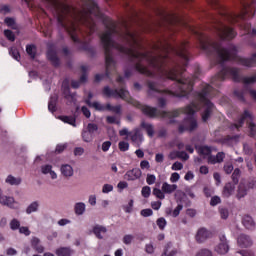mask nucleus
Segmentation results:
<instances>
[{
	"label": "nucleus",
	"instance_id": "f257e3e1",
	"mask_svg": "<svg viewBox=\"0 0 256 256\" xmlns=\"http://www.w3.org/2000/svg\"><path fill=\"white\" fill-rule=\"evenodd\" d=\"M117 34V28L115 23H112L110 27L102 34L101 41L105 49V59H106V74L113 67H115V61L113 60V49H117L121 53H126L130 55L132 59H136L138 64L136 65L137 71L146 75L147 77H157L158 79H171L176 81V90H161L159 85L155 82L148 83V93L150 97H157V95H172L173 97H188L189 93L193 90V80L185 79L183 77V66H178L177 68L169 69L165 66L167 63V55L155 54L153 52H143L139 49V43L135 34L129 32L128 30L123 35L122 39L129 45L127 48L121 44L115 43L113 41V35Z\"/></svg>",
	"mask_w": 256,
	"mask_h": 256
},
{
	"label": "nucleus",
	"instance_id": "f03ea898",
	"mask_svg": "<svg viewBox=\"0 0 256 256\" xmlns=\"http://www.w3.org/2000/svg\"><path fill=\"white\" fill-rule=\"evenodd\" d=\"M104 95L106 97H116L120 99H124L127 103L134 105V107H138L148 117H163L164 119H170V123H173V119L175 117H179L181 113H185L188 115L186 119H184L183 123L179 126L180 133H184V131H195L197 129V118H195V113L199 111V109H203L202 112V121L207 122V84L204 85L201 92L195 94V100L188 105L185 109L174 110L172 112H159L157 108L142 105L138 101L129 97V91L121 88L120 90H111L109 86L104 87L103 89Z\"/></svg>",
	"mask_w": 256,
	"mask_h": 256
},
{
	"label": "nucleus",
	"instance_id": "7ed1b4c3",
	"mask_svg": "<svg viewBox=\"0 0 256 256\" xmlns=\"http://www.w3.org/2000/svg\"><path fill=\"white\" fill-rule=\"evenodd\" d=\"M249 13H253V7H251V4L245 0L241 2V11L239 14L224 11L221 14L222 18L217 20L215 25V32L219 39L222 41L235 39L237 32H235L233 28L229 27L227 23H237L239 20L242 21L240 28L244 30V33H247V35H252V37H256V29L254 28L251 30V24L245 21Z\"/></svg>",
	"mask_w": 256,
	"mask_h": 256
},
{
	"label": "nucleus",
	"instance_id": "20e7f679",
	"mask_svg": "<svg viewBox=\"0 0 256 256\" xmlns=\"http://www.w3.org/2000/svg\"><path fill=\"white\" fill-rule=\"evenodd\" d=\"M199 47L206 53H215L220 63H223V61H236L238 65L243 67H255L256 65V53L251 58L237 56V47L230 45L228 48H223L221 44L212 42L207 36H199Z\"/></svg>",
	"mask_w": 256,
	"mask_h": 256
},
{
	"label": "nucleus",
	"instance_id": "39448f33",
	"mask_svg": "<svg viewBox=\"0 0 256 256\" xmlns=\"http://www.w3.org/2000/svg\"><path fill=\"white\" fill-rule=\"evenodd\" d=\"M199 155H202L204 159H208V163L215 165L216 163H223L225 159V153L219 152L216 156L211 155V147L208 146H199L196 148Z\"/></svg>",
	"mask_w": 256,
	"mask_h": 256
},
{
	"label": "nucleus",
	"instance_id": "423d86ee",
	"mask_svg": "<svg viewBox=\"0 0 256 256\" xmlns=\"http://www.w3.org/2000/svg\"><path fill=\"white\" fill-rule=\"evenodd\" d=\"M245 119H249L248 120V125H249V129H250V135L252 137H255V135H256V125L251 122V121H253V115L251 114V112H249L247 110L244 111V114L241 116L238 123L234 124L233 127H235V129H239V127H242L243 123H245Z\"/></svg>",
	"mask_w": 256,
	"mask_h": 256
},
{
	"label": "nucleus",
	"instance_id": "0eeeda50",
	"mask_svg": "<svg viewBox=\"0 0 256 256\" xmlns=\"http://www.w3.org/2000/svg\"><path fill=\"white\" fill-rule=\"evenodd\" d=\"M170 51H173L182 60V65L189 63V54L187 53V43H181L177 48L170 46Z\"/></svg>",
	"mask_w": 256,
	"mask_h": 256
},
{
	"label": "nucleus",
	"instance_id": "6e6552de",
	"mask_svg": "<svg viewBox=\"0 0 256 256\" xmlns=\"http://www.w3.org/2000/svg\"><path fill=\"white\" fill-rule=\"evenodd\" d=\"M214 251L218 255H227L229 253V241H227L225 235L219 236V243L215 246Z\"/></svg>",
	"mask_w": 256,
	"mask_h": 256
},
{
	"label": "nucleus",
	"instance_id": "1a4fd4ad",
	"mask_svg": "<svg viewBox=\"0 0 256 256\" xmlns=\"http://www.w3.org/2000/svg\"><path fill=\"white\" fill-rule=\"evenodd\" d=\"M226 77H232L234 81H240L239 69L237 68H223L219 74L218 78L226 79Z\"/></svg>",
	"mask_w": 256,
	"mask_h": 256
},
{
	"label": "nucleus",
	"instance_id": "9d476101",
	"mask_svg": "<svg viewBox=\"0 0 256 256\" xmlns=\"http://www.w3.org/2000/svg\"><path fill=\"white\" fill-rule=\"evenodd\" d=\"M0 205H5L6 207H9L10 209H20L21 204L15 200L12 196H6L4 195L1 198Z\"/></svg>",
	"mask_w": 256,
	"mask_h": 256
},
{
	"label": "nucleus",
	"instance_id": "9b49d317",
	"mask_svg": "<svg viewBox=\"0 0 256 256\" xmlns=\"http://www.w3.org/2000/svg\"><path fill=\"white\" fill-rule=\"evenodd\" d=\"M211 237V231L207 230L206 228H200L198 229L195 239L197 243H205L207 239H210Z\"/></svg>",
	"mask_w": 256,
	"mask_h": 256
},
{
	"label": "nucleus",
	"instance_id": "f8f14e48",
	"mask_svg": "<svg viewBox=\"0 0 256 256\" xmlns=\"http://www.w3.org/2000/svg\"><path fill=\"white\" fill-rule=\"evenodd\" d=\"M141 175H143V172H141V169L139 168H133L132 170H129L124 175V178L127 181H137V179H141Z\"/></svg>",
	"mask_w": 256,
	"mask_h": 256
},
{
	"label": "nucleus",
	"instance_id": "ddd939ff",
	"mask_svg": "<svg viewBox=\"0 0 256 256\" xmlns=\"http://www.w3.org/2000/svg\"><path fill=\"white\" fill-rule=\"evenodd\" d=\"M93 99V93L88 94V99L85 100V103L89 105V107H93L96 111H107V105H103L99 102H91Z\"/></svg>",
	"mask_w": 256,
	"mask_h": 256
},
{
	"label": "nucleus",
	"instance_id": "4468645a",
	"mask_svg": "<svg viewBox=\"0 0 256 256\" xmlns=\"http://www.w3.org/2000/svg\"><path fill=\"white\" fill-rule=\"evenodd\" d=\"M58 23H60V25L66 29V31H68L73 39V41H75V43H77V41H79V38H77V36H75V32L77 31V26H75V24H72V26L69 28L67 25H65V23H63V18H61V16L58 17Z\"/></svg>",
	"mask_w": 256,
	"mask_h": 256
},
{
	"label": "nucleus",
	"instance_id": "2eb2a0df",
	"mask_svg": "<svg viewBox=\"0 0 256 256\" xmlns=\"http://www.w3.org/2000/svg\"><path fill=\"white\" fill-rule=\"evenodd\" d=\"M130 139L132 143L139 145L143 142V135L141 134V130L139 128H135L130 132Z\"/></svg>",
	"mask_w": 256,
	"mask_h": 256
},
{
	"label": "nucleus",
	"instance_id": "dca6fc26",
	"mask_svg": "<svg viewBox=\"0 0 256 256\" xmlns=\"http://www.w3.org/2000/svg\"><path fill=\"white\" fill-rule=\"evenodd\" d=\"M237 243H238L239 247H242V248L251 247V245H253V241L251 240V237H249L245 234H241L238 237Z\"/></svg>",
	"mask_w": 256,
	"mask_h": 256
},
{
	"label": "nucleus",
	"instance_id": "f3484780",
	"mask_svg": "<svg viewBox=\"0 0 256 256\" xmlns=\"http://www.w3.org/2000/svg\"><path fill=\"white\" fill-rule=\"evenodd\" d=\"M60 173H61V175H63V177H66V179H69V178L73 177L75 171L73 170V166H71L69 164H63L60 167Z\"/></svg>",
	"mask_w": 256,
	"mask_h": 256
},
{
	"label": "nucleus",
	"instance_id": "a211bd4d",
	"mask_svg": "<svg viewBox=\"0 0 256 256\" xmlns=\"http://www.w3.org/2000/svg\"><path fill=\"white\" fill-rule=\"evenodd\" d=\"M41 173L43 175H49L53 180L57 179V174L53 170V166L50 164H45L41 166Z\"/></svg>",
	"mask_w": 256,
	"mask_h": 256
},
{
	"label": "nucleus",
	"instance_id": "6ab92c4d",
	"mask_svg": "<svg viewBox=\"0 0 256 256\" xmlns=\"http://www.w3.org/2000/svg\"><path fill=\"white\" fill-rule=\"evenodd\" d=\"M62 89L64 96L66 97V99H68V101H72V103H75V101H77V99L75 98V94H71V91L69 90V86H67L66 81L63 82Z\"/></svg>",
	"mask_w": 256,
	"mask_h": 256
},
{
	"label": "nucleus",
	"instance_id": "aec40b11",
	"mask_svg": "<svg viewBox=\"0 0 256 256\" xmlns=\"http://www.w3.org/2000/svg\"><path fill=\"white\" fill-rule=\"evenodd\" d=\"M39 207H41V203L39 201L31 202L26 208V214L31 215V213H37L39 211Z\"/></svg>",
	"mask_w": 256,
	"mask_h": 256
},
{
	"label": "nucleus",
	"instance_id": "412c9836",
	"mask_svg": "<svg viewBox=\"0 0 256 256\" xmlns=\"http://www.w3.org/2000/svg\"><path fill=\"white\" fill-rule=\"evenodd\" d=\"M162 191L166 195H171V193H175V191H177V185L176 184H169L167 182H164L162 184Z\"/></svg>",
	"mask_w": 256,
	"mask_h": 256
},
{
	"label": "nucleus",
	"instance_id": "4be33fe9",
	"mask_svg": "<svg viewBox=\"0 0 256 256\" xmlns=\"http://www.w3.org/2000/svg\"><path fill=\"white\" fill-rule=\"evenodd\" d=\"M31 245L37 253H43L45 251V247L41 245V240H39L37 237L32 238Z\"/></svg>",
	"mask_w": 256,
	"mask_h": 256
},
{
	"label": "nucleus",
	"instance_id": "5701e85b",
	"mask_svg": "<svg viewBox=\"0 0 256 256\" xmlns=\"http://www.w3.org/2000/svg\"><path fill=\"white\" fill-rule=\"evenodd\" d=\"M93 233L98 239H103L105 233H107V228H105L104 226L96 225L93 228Z\"/></svg>",
	"mask_w": 256,
	"mask_h": 256
},
{
	"label": "nucleus",
	"instance_id": "b1692460",
	"mask_svg": "<svg viewBox=\"0 0 256 256\" xmlns=\"http://www.w3.org/2000/svg\"><path fill=\"white\" fill-rule=\"evenodd\" d=\"M142 129H145L147 135L149 137H153L155 135V127L151 123L142 122L141 123Z\"/></svg>",
	"mask_w": 256,
	"mask_h": 256
},
{
	"label": "nucleus",
	"instance_id": "393cba45",
	"mask_svg": "<svg viewBox=\"0 0 256 256\" xmlns=\"http://www.w3.org/2000/svg\"><path fill=\"white\" fill-rule=\"evenodd\" d=\"M235 193V184L227 183L223 189V197H231Z\"/></svg>",
	"mask_w": 256,
	"mask_h": 256
},
{
	"label": "nucleus",
	"instance_id": "a878e982",
	"mask_svg": "<svg viewBox=\"0 0 256 256\" xmlns=\"http://www.w3.org/2000/svg\"><path fill=\"white\" fill-rule=\"evenodd\" d=\"M242 223L246 229H255V221L251 216H244Z\"/></svg>",
	"mask_w": 256,
	"mask_h": 256
},
{
	"label": "nucleus",
	"instance_id": "bb28decb",
	"mask_svg": "<svg viewBox=\"0 0 256 256\" xmlns=\"http://www.w3.org/2000/svg\"><path fill=\"white\" fill-rule=\"evenodd\" d=\"M5 183L8 185H21V177H15L13 175H8L5 179Z\"/></svg>",
	"mask_w": 256,
	"mask_h": 256
},
{
	"label": "nucleus",
	"instance_id": "cd10ccee",
	"mask_svg": "<svg viewBox=\"0 0 256 256\" xmlns=\"http://www.w3.org/2000/svg\"><path fill=\"white\" fill-rule=\"evenodd\" d=\"M73 254V250L69 247H61L56 250L57 256H71Z\"/></svg>",
	"mask_w": 256,
	"mask_h": 256
},
{
	"label": "nucleus",
	"instance_id": "c85d7f7f",
	"mask_svg": "<svg viewBox=\"0 0 256 256\" xmlns=\"http://www.w3.org/2000/svg\"><path fill=\"white\" fill-rule=\"evenodd\" d=\"M86 205L83 202H78L74 205V213L76 215H83L85 213L86 210Z\"/></svg>",
	"mask_w": 256,
	"mask_h": 256
},
{
	"label": "nucleus",
	"instance_id": "c756f323",
	"mask_svg": "<svg viewBox=\"0 0 256 256\" xmlns=\"http://www.w3.org/2000/svg\"><path fill=\"white\" fill-rule=\"evenodd\" d=\"M177 255V250L173 248V244L168 243L164 249L162 256H175Z\"/></svg>",
	"mask_w": 256,
	"mask_h": 256
},
{
	"label": "nucleus",
	"instance_id": "7c9ffc66",
	"mask_svg": "<svg viewBox=\"0 0 256 256\" xmlns=\"http://www.w3.org/2000/svg\"><path fill=\"white\" fill-rule=\"evenodd\" d=\"M47 57H48L49 61H51V63L53 65H55L56 67H57V65H59V58H57V53L55 51L48 50Z\"/></svg>",
	"mask_w": 256,
	"mask_h": 256
},
{
	"label": "nucleus",
	"instance_id": "2f4dec72",
	"mask_svg": "<svg viewBox=\"0 0 256 256\" xmlns=\"http://www.w3.org/2000/svg\"><path fill=\"white\" fill-rule=\"evenodd\" d=\"M60 121L63 123H68V125H72V127H77L76 118L74 116H60Z\"/></svg>",
	"mask_w": 256,
	"mask_h": 256
},
{
	"label": "nucleus",
	"instance_id": "473e14b6",
	"mask_svg": "<svg viewBox=\"0 0 256 256\" xmlns=\"http://www.w3.org/2000/svg\"><path fill=\"white\" fill-rule=\"evenodd\" d=\"M57 97L55 96H52L50 98V101L48 103V110L51 112V113H55V111H57Z\"/></svg>",
	"mask_w": 256,
	"mask_h": 256
},
{
	"label": "nucleus",
	"instance_id": "72a5a7b5",
	"mask_svg": "<svg viewBox=\"0 0 256 256\" xmlns=\"http://www.w3.org/2000/svg\"><path fill=\"white\" fill-rule=\"evenodd\" d=\"M26 53L31 57V59H35V55H37V47H35V45H27Z\"/></svg>",
	"mask_w": 256,
	"mask_h": 256
},
{
	"label": "nucleus",
	"instance_id": "f704fd0d",
	"mask_svg": "<svg viewBox=\"0 0 256 256\" xmlns=\"http://www.w3.org/2000/svg\"><path fill=\"white\" fill-rule=\"evenodd\" d=\"M106 111H112V113H116V115H121V105L113 106L111 104H107Z\"/></svg>",
	"mask_w": 256,
	"mask_h": 256
},
{
	"label": "nucleus",
	"instance_id": "c9c22d12",
	"mask_svg": "<svg viewBox=\"0 0 256 256\" xmlns=\"http://www.w3.org/2000/svg\"><path fill=\"white\" fill-rule=\"evenodd\" d=\"M82 139L86 143H91V141H93V134L91 132L87 131V129H84L82 131Z\"/></svg>",
	"mask_w": 256,
	"mask_h": 256
},
{
	"label": "nucleus",
	"instance_id": "e433bc0d",
	"mask_svg": "<svg viewBox=\"0 0 256 256\" xmlns=\"http://www.w3.org/2000/svg\"><path fill=\"white\" fill-rule=\"evenodd\" d=\"M153 195H155V197H157V199H165V192H163V188L159 189V188H154L153 189Z\"/></svg>",
	"mask_w": 256,
	"mask_h": 256
},
{
	"label": "nucleus",
	"instance_id": "4c0bfd02",
	"mask_svg": "<svg viewBox=\"0 0 256 256\" xmlns=\"http://www.w3.org/2000/svg\"><path fill=\"white\" fill-rule=\"evenodd\" d=\"M20 228H21V222L19 220L14 218L10 221V229L12 231H17V229H20Z\"/></svg>",
	"mask_w": 256,
	"mask_h": 256
},
{
	"label": "nucleus",
	"instance_id": "58836bf2",
	"mask_svg": "<svg viewBox=\"0 0 256 256\" xmlns=\"http://www.w3.org/2000/svg\"><path fill=\"white\" fill-rule=\"evenodd\" d=\"M9 53L13 57V59H15L16 61H19L21 59V55L19 54V51L17 50V48L12 47L9 50Z\"/></svg>",
	"mask_w": 256,
	"mask_h": 256
},
{
	"label": "nucleus",
	"instance_id": "ea45409f",
	"mask_svg": "<svg viewBox=\"0 0 256 256\" xmlns=\"http://www.w3.org/2000/svg\"><path fill=\"white\" fill-rule=\"evenodd\" d=\"M141 195L142 197H144L145 199H149V197L151 196V187L149 186H144L141 190Z\"/></svg>",
	"mask_w": 256,
	"mask_h": 256
},
{
	"label": "nucleus",
	"instance_id": "a19ab883",
	"mask_svg": "<svg viewBox=\"0 0 256 256\" xmlns=\"http://www.w3.org/2000/svg\"><path fill=\"white\" fill-rule=\"evenodd\" d=\"M156 225L159 227V229L161 231H163V229H165V227H167V220H165V218H163V217L158 218L156 221Z\"/></svg>",
	"mask_w": 256,
	"mask_h": 256
},
{
	"label": "nucleus",
	"instance_id": "79ce46f5",
	"mask_svg": "<svg viewBox=\"0 0 256 256\" xmlns=\"http://www.w3.org/2000/svg\"><path fill=\"white\" fill-rule=\"evenodd\" d=\"M157 181V177L153 174H147L146 177V183L148 185H155V182Z\"/></svg>",
	"mask_w": 256,
	"mask_h": 256
},
{
	"label": "nucleus",
	"instance_id": "37998d69",
	"mask_svg": "<svg viewBox=\"0 0 256 256\" xmlns=\"http://www.w3.org/2000/svg\"><path fill=\"white\" fill-rule=\"evenodd\" d=\"M118 147L122 152L129 151V144L127 141H120Z\"/></svg>",
	"mask_w": 256,
	"mask_h": 256
},
{
	"label": "nucleus",
	"instance_id": "c03bdc74",
	"mask_svg": "<svg viewBox=\"0 0 256 256\" xmlns=\"http://www.w3.org/2000/svg\"><path fill=\"white\" fill-rule=\"evenodd\" d=\"M4 23H6L7 27H11V29H17V25L15 24V20L13 18H6Z\"/></svg>",
	"mask_w": 256,
	"mask_h": 256
},
{
	"label": "nucleus",
	"instance_id": "a18cd8bd",
	"mask_svg": "<svg viewBox=\"0 0 256 256\" xmlns=\"http://www.w3.org/2000/svg\"><path fill=\"white\" fill-rule=\"evenodd\" d=\"M245 195H247V190L245 188H243V185H239V188H238V194H237V197L238 199H241L243 197H245Z\"/></svg>",
	"mask_w": 256,
	"mask_h": 256
},
{
	"label": "nucleus",
	"instance_id": "49530a36",
	"mask_svg": "<svg viewBox=\"0 0 256 256\" xmlns=\"http://www.w3.org/2000/svg\"><path fill=\"white\" fill-rule=\"evenodd\" d=\"M4 35L7 38L8 41H15V34L11 30H5Z\"/></svg>",
	"mask_w": 256,
	"mask_h": 256
},
{
	"label": "nucleus",
	"instance_id": "de8ad7c7",
	"mask_svg": "<svg viewBox=\"0 0 256 256\" xmlns=\"http://www.w3.org/2000/svg\"><path fill=\"white\" fill-rule=\"evenodd\" d=\"M145 251L149 255H153L155 253V246H153V243H149L145 245Z\"/></svg>",
	"mask_w": 256,
	"mask_h": 256
},
{
	"label": "nucleus",
	"instance_id": "09e8293b",
	"mask_svg": "<svg viewBox=\"0 0 256 256\" xmlns=\"http://www.w3.org/2000/svg\"><path fill=\"white\" fill-rule=\"evenodd\" d=\"M133 239H134L133 235L127 234L123 237V243L125 245H131V243H133Z\"/></svg>",
	"mask_w": 256,
	"mask_h": 256
},
{
	"label": "nucleus",
	"instance_id": "8fccbe9b",
	"mask_svg": "<svg viewBox=\"0 0 256 256\" xmlns=\"http://www.w3.org/2000/svg\"><path fill=\"white\" fill-rule=\"evenodd\" d=\"M119 135L120 137L126 136V139H129V137H131V131H129V129L127 128H123L122 130L119 131Z\"/></svg>",
	"mask_w": 256,
	"mask_h": 256
},
{
	"label": "nucleus",
	"instance_id": "3c124183",
	"mask_svg": "<svg viewBox=\"0 0 256 256\" xmlns=\"http://www.w3.org/2000/svg\"><path fill=\"white\" fill-rule=\"evenodd\" d=\"M239 175H241V170L236 168L232 174V180L234 183H239Z\"/></svg>",
	"mask_w": 256,
	"mask_h": 256
},
{
	"label": "nucleus",
	"instance_id": "603ef678",
	"mask_svg": "<svg viewBox=\"0 0 256 256\" xmlns=\"http://www.w3.org/2000/svg\"><path fill=\"white\" fill-rule=\"evenodd\" d=\"M183 211V205L179 204L171 213L172 217H179V213Z\"/></svg>",
	"mask_w": 256,
	"mask_h": 256
},
{
	"label": "nucleus",
	"instance_id": "864d4df0",
	"mask_svg": "<svg viewBox=\"0 0 256 256\" xmlns=\"http://www.w3.org/2000/svg\"><path fill=\"white\" fill-rule=\"evenodd\" d=\"M196 256H213V252L209 249H202L200 250Z\"/></svg>",
	"mask_w": 256,
	"mask_h": 256
},
{
	"label": "nucleus",
	"instance_id": "5fc2aeb1",
	"mask_svg": "<svg viewBox=\"0 0 256 256\" xmlns=\"http://www.w3.org/2000/svg\"><path fill=\"white\" fill-rule=\"evenodd\" d=\"M99 128L97 127L96 124L89 123L86 130L93 135Z\"/></svg>",
	"mask_w": 256,
	"mask_h": 256
},
{
	"label": "nucleus",
	"instance_id": "6e6d98bb",
	"mask_svg": "<svg viewBox=\"0 0 256 256\" xmlns=\"http://www.w3.org/2000/svg\"><path fill=\"white\" fill-rule=\"evenodd\" d=\"M111 191H113V185L111 184H104L102 187V193L107 194V193H111Z\"/></svg>",
	"mask_w": 256,
	"mask_h": 256
},
{
	"label": "nucleus",
	"instance_id": "4d7b16f0",
	"mask_svg": "<svg viewBox=\"0 0 256 256\" xmlns=\"http://www.w3.org/2000/svg\"><path fill=\"white\" fill-rule=\"evenodd\" d=\"M19 233H21L22 235H26V237H29V235H31V231L28 227L25 226L19 228Z\"/></svg>",
	"mask_w": 256,
	"mask_h": 256
},
{
	"label": "nucleus",
	"instance_id": "13d9d810",
	"mask_svg": "<svg viewBox=\"0 0 256 256\" xmlns=\"http://www.w3.org/2000/svg\"><path fill=\"white\" fill-rule=\"evenodd\" d=\"M172 171H181V169H183V163L181 162H175L172 167H171Z\"/></svg>",
	"mask_w": 256,
	"mask_h": 256
},
{
	"label": "nucleus",
	"instance_id": "bf43d9fd",
	"mask_svg": "<svg viewBox=\"0 0 256 256\" xmlns=\"http://www.w3.org/2000/svg\"><path fill=\"white\" fill-rule=\"evenodd\" d=\"M179 179H181V176L179 175V173L174 172L171 174V177H170L171 183H177V181H179Z\"/></svg>",
	"mask_w": 256,
	"mask_h": 256
},
{
	"label": "nucleus",
	"instance_id": "052dcab7",
	"mask_svg": "<svg viewBox=\"0 0 256 256\" xmlns=\"http://www.w3.org/2000/svg\"><path fill=\"white\" fill-rule=\"evenodd\" d=\"M106 121L110 124L116 123L117 125H119V119L117 118V116H108L106 118Z\"/></svg>",
	"mask_w": 256,
	"mask_h": 256
},
{
	"label": "nucleus",
	"instance_id": "680f3d73",
	"mask_svg": "<svg viewBox=\"0 0 256 256\" xmlns=\"http://www.w3.org/2000/svg\"><path fill=\"white\" fill-rule=\"evenodd\" d=\"M219 203H221V198L219 196H214L211 198L210 205H212V207L219 205Z\"/></svg>",
	"mask_w": 256,
	"mask_h": 256
},
{
	"label": "nucleus",
	"instance_id": "e2e57ef3",
	"mask_svg": "<svg viewBox=\"0 0 256 256\" xmlns=\"http://www.w3.org/2000/svg\"><path fill=\"white\" fill-rule=\"evenodd\" d=\"M140 214L142 215V217H151V215H153V210L143 209L141 210Z\"/></svg>",
	"mask_w": 256,
	"mask_h": 256
},
{
	"label": "nucleus",
	"instance_id": "0e129e2a",
	"mask_svg": "<svg viewBox=\"0 0 256 256\" xmlns=\"http://www.w3.org/2000/svg\"><path fill=\"white\" fill-rule=\"evenodd\" d=\"M83 153H85V149H83V147H76L74 149V155L76 157H81V155H83Z\"/></svg>",
	"mask_w": 256,
	"mask_h": 256
},
{
	"label": "nucleus",
	"instance_id": "69168bd1",
	"mask_svg": "<svg viewBox=\"0 0 256 256\" xmlns=\"http://www.w3.org/2000/svg\"><path fill=\"white\" fill-rule=\"evenodd\" d=\"M220 216L221 219H227V217H229V210L226 208H220Z\"/></svg>",
	"mask_w": 256,
	"mask_h": 256
},
{
	"label": "nucleus",
	"instance_id": "338daca9",
	"mask_svg": "<svg viewBox=\"0 0 256 256\" xmlns=\"http://www.w3.org/2000/svg\"><path fill=\"white\" fill-rule=\"evenodd\" d=\"M161 201H154V202H151V207L152 209H154V211H159V209H161Z\"/></svg>",
	"mask_w": 256,
	"mask_h": 256
},
{
	"label": "nucleus",
	"instance_id": "774afa93",
	"mask_svg": "<svg viewBox=\"0 0 256 256\" xmlns=\"http://www.w3.org/2000/svg\"><path fill=\"white\" fill-rule=\"evenodd\" d=\"M133 200H130L129 202H128V205H126L125 207H124V211H125V213H131V211H133Z\"/></svg>",
	"mask_w": 256,
	"mask_h": 256
}]
</instances>
